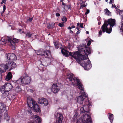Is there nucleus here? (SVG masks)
<instances>
[{
  "instance_id": "obj_24",
  "label": "nucleus",
  "mask_w": 123,
  "mask_h": 123,
  "mask_svg": "<svg viewBox=\"0 0 123 123\" xmlns=\"http://www.w3.org/2000/svg\"><path fill=\"white\" fill-rule=\"evenodd\" d=\"M74 93L72 91L71 92L70 94L68 95V99L70 100L73 98L74 95Z\"/></svg>"
},
{
  "instance_id": "obj_48",
  "label": "nucleus",
  "mask_w": 123,
  "mask_h": 123,
  "mask_svg": "<svg viewBox=\"0 0 123 123\" xmlns=\"http://www.w3.org/2000/svg\"><path fill=\"white\" fill-rule=\"evenodd\" d=\"M113 1L114 0H110V1L109 2V3L110 4H112L113 3Z\"/></svg>"
},
{
  "instance_id": "obj_8",
  "label": "nucleus",
  "mask_w": 123,
  "mask_h": 123,
  "mask_svg": "<svg viewBox=\"0 0 123 123\" xmlns=\"http://www.w3.org/2000/svg\"><path fill=\"white\" fill-rule=\"evenodd\" d=\"M31 101L32 105V108L35 112H41L39 107L37 104L36 102L32 99H31Z\"/></svg>"
},
{
  "instance_id": "obj_60",
  "label": "nucleus",
  "mask_w": 123,
  "mask_h": 123,
  "mask_svg": "<svg viewBox=\"0 0 123 123\" xmlns=\"http://www.w3.org/2000/svg\"><path fill=\"white\" fill-rule=\"evenodd\" d=\"M98 24L99 25H100L101 24V22H98Z\"/></svg>"
},
{
  "instance_id": "obj_4",
  "label": "nucleus",
  "mask_w": 123,
  "mask_h": 123,
  "mask_svg": "<svg viewBox=\"0 0 123 123\" xmlns=\"http://www.w3.org/2000/svg\"><path fill=\"white\" fill-rule=\"evenodd\" d=\"M82 117H81V119L79 118L78 114L76 113L74 116V119L75 120L77 119L75 123H82L83 122L86 123H92L91 121V118L89 116L88 114H87L85 115L84 114Z\"/></svg>"
},
{
  "instance_id": "obj_57",
  "label": "nucleus",
  "mask_w": 123,
  "mask_h": 123,
  "mask_svg": "<svg viewBox=\"0 0 123 123\" xmlns=\"http://www.w3.org/2000/svg\"><path fill=\"white\" fill-rule=\"evenodd\" d=\"M6 8H3V12H4V11H5L6 10Z\"/></svg>"
},
{
  "instance_id": "obj_61",
  "label": "nucleus",
  "mask_w": 123,
  "mask_h": 123,
  "mask_svg": "<svg viewBox=\"0 0 123 123\" xmlns=\"http://www.w3.org/2000/svg\"><path fill=\"white\" fill-rule=\"evenodd\" d=\"M2 0V1H4V2H5V3L6 2V0Z\"/></svg>"
},
{
  "instance_id": "obj_1",
  "label": "nucleus",
  "mask_w": 123,
  "mask_h": 123,
  "mask_svg": "<svg viewBox=\"0 0 123 123\" xmlns=\"http://www.w3.org/2000/svg\"><path fill=\"white\" fill-rule=\"evenodd\" d=\"M77 48L79 51L81 52V53L85 54L82 55L78 51L74 53L69 52L64 49H61V52L65 56L67 57L70 55L76 59L77 62L80 64L85 70H89L92 66L91 62L88 59L87 54H91V48H86L84 45H79Z\"/></svg>"
},
{
  "instance_id": "obj_39",
  "label": "nucleus",
  "mask_w": 123,
  "mask_h": 123,
  "mask_svg": "<svg viewBox=\"0 0 123 123\" xmlns=\"http://www.w3.org/2000/svg\"><path fill=\"white\" fill-rule=\"evenodd\" d=\"M60 4L61 5L65 7H66L65 5H66V4H65V3L63 2H61L60 3Z\"/></svg>"
},
{
  "instance_id": "obj_59",
  "label": "nucleus",
  "mask_w": 123,
  "mask_h": 123,
  "mask_svg": "<svg viewBox=\"0 0 123 123\" xmlns=\"http://www.w3.org/2000/svg\"><path fill=\"white\" fill-rule=\"evenodd\" d=\"M80 23H78L77 24V25L78 26H79V25H80Z\"/></svg>"
},
{
  "instance_id": "obj_47",
  "label": "nucleus",
  "mask_w": 123,
  "mask_h": 123,
  "mask_svg": "<svg viewBox=\"0 0 123 123\" xmlns=\"http://www.w3.org/2000/svg\"><path fill=\"white\" fill-rule=\"evenodd\" d=\"M112 8H117L116 5L115 4H112Z\"/></svg>"
},
{
  "instance_id": "obj_64",
  "label": "nucleus",
  "mask_w": 123,
  "mask_h": 123,
  "mask_svg": "<svg viewBox=\"0 0 123 123\" xmlns=\"http://www.w3.org/2000/svg\"><path fill=\"white\" fill-rule=\"evenodd\" d=\"M86 33L87 34H88L89 33V32L88 31H86Z\"/></svg>"
},
{
  "instance_id": "obj_20",
  "label": "nucleus",
  "mask_w": 123,
  "mask_h": 123,
  "mask_svg": "<svg viewBox=\"0 0 123 123\" xmlns=\"http://www.w3.org/2000/svg\"><path fill=\"white\" fill-rule=\"evenodd\" d=\"M6 108V105L5 104L0 103V114H1L4 111Z\"/></svg>"
},
{
  "instance_id": "obj_44",
  "label": "nucleus",
  "mask_w": 123,
  "mask_h": 123,
  "mask_svg": "<svg viewBox=\"0 0 123 123\" xmlns=\"http://www.w3.org/2000/svg\"><path fill=\"white\" fill-rule=\"evenodd\" d=\"M87 6V5H85V4L82 5H81V6L80 7V8H81V7H82V8L83 7H86V6Z\"/></svg>"
},
{
  "instance_id": "obj_33",
  "label": "nucleus",
  "mask_w": 123,
  "mask_h": 123,
  "mask_svg": "<svg viewBox=\"0 0 123 123\" xmlns=\"http://www.w3.org/2000/svg\"><path fill=\"white\" fill-rule=\"evenodd\" d=\"M15 91L16 92L18 93L21 91V89L19 86H17L15 89Z\"/></svg>"
},
{
  "instance_id": "obj_30",
  "label": "nucleus",
  "mask_w": 123,
  "mask_h": 123,
  "mask_svg": "<svg viewBox=\"0 0 123 123\" xmlns=\"http://www.w3.org/2000/svg\"><path fill=\"white\" fill-rule=\"evenodd\" d=\"M26 84L29 83L30 82L31 78L30 77H29L27 75L26 78Z\"/></svg>"
},
{
  "instance_id": "obj_29",
  "label": "nucleus",
  "mask_w": 123,
  "mask_h": 123,
  "mask_svg": "<svg viewBox=\"0 0 123 123\" xmlns=\"http://www.w3.org/2000/svg\"><path fill=\"white\" fill-rule=\"evenodd\" d=\"M55 23L53 22L52 23L51 25L50 23H49L48 24L47 28L49 29L53 28L54 27V25Z\"/></svg>"
},
{
  "instance_id": "obj_11",
  "label": "nucleus",
  "mask_w": 123,
  "mask_h": 123,
  "mask_svg": "<svg viewBox=\"0 0 123 123\" xmlns=\"http://www.w3.org/2000/svg\"><path fill=\"white\" fill-rule=\"evenodd\" d=\"M117 11V14L119 13V14L122 16L121 19V26L120 30L121 31H123V10H120L118 8H116Z\"/></svg>"
},
{
  "instance_id": "obj_23",
  "label": "nucleus",
  "mask_w": 123,
  "mask_h": 123,
  "mask_svg": "<svg viewBox=\"0 0 123 123\" xmlns=\"http://www.w3.org/2000/svg\"><path fill=\"white\" fill-rule=\"evenodd\" d=\"M13 82L14 83H16L18 84H23V82L24 83V82L22 81V79H21V77L19 78L18 80L16 81H13Z\"/></svg>"
},
{
  "instance_id": "obj_37",
  "label": "nucleus",
  "mask_w": 123,
  "mask_h": 123,
  "mask_svg": "<svg viewBox=\"0 0 123 123\" xmlns=\"http://www.w3.org/2000/svg\"><path fill=\"white\" fill-rule=\"evenodd\" d=\"M11 122L10 123H14L15 122V120L14 118H11Z\"/></svg>"
},
{
  "instance_id": "obj_46",
  "label": "nucleus",
  "mask_w": 123,
  "mask_h": 123,
  "mask_svg": "<svg viewBox=\"0 0 123 123\" xmlns=\"http://www.w3.org/2000/svg\"><path fill=\"white\" fill-rule=\"evenodd\" d=\"M18 31L21 33H23V32L22 31V29H20Z\"/></svg>"
},
{
  "instance_id": "obj_41",
  "label": "nucleus",
  "mask_w": 123,
  "mask_h": 123,
  "mask_svg": "<svg viewBox=\"0 0 123 123\" xmlns=\"http://www.w3.org/2000/svg\"><path fill=\"white\" fill-rule=\"evenodd\" d=\"M90 12V10L89 9H86V11L85 13V14L87 15V14L89 13Z\"/></svg>"
},
{
  "instance_id": "obj_36",
  "label": "nucleus",
  "mask_w": 123,
  "mask_h": 123,
  "mask_svg": "<svg viewBox=\"0 0 123 123\" xmlns=\"http://www.w3.org/2000/svg\"><path fill=\"white\" fill-rule=\"evenodd\" d=\"M64 22H62L60 23L59 24V26L60 27H62L64 26Z\"/></svg>"
},
{
  "instance_id": "obj_9",
  "label": "nucleus",
  "mask_w": 123,
  "mask_h": 123,
  "mask_svg": "<svg viewBox=\"0 0 123 123\" xmlns=\"http://www.w3.org/2000/svg\"><path fill=\"white\" fill-rule=\"evenodd\" d=\"M41 119L39 117L36 115L31 117V123H41Z\"/></svg>"
},
{
  "instance_id": "obj_25",
  "label": "nucleus",
  "mask_w": 123,
  "mask_h": 123,
  "mask_svg": "<svg viewBox=\"0 0 123 123\" xmlns=\"http://www.w3.org/2000/svg\"><path fill=\"white\" fill-rule=\"evenodd\" d=\"M9 118L10 117L8 116L7 112L6 111L4 113V119L7 121H8L9 120Z\"/></svg>"
},
{
  "instance_id": "obj_17",
  "label": "nucleus",
  "mask_w": 123,
  "mask_h": 123,
  "mask_svg": "<svg viewBox=\"0 0 123 123\" xmlns=\"http://www.w3.org/2000/svg\"><path fill=\"white\" fill-rule=\"evenodd\" d=\"M7 66L8 69L10 70L16 67V64L13 62H9L7 63Z\"/></svg>"
},
{
  "instance_id": "obj_32",
  "label": "nucleus",
  "mask_w": 123,
  "mask_h": 123,
  "mask_svg": "<svg viewBox=\"0 0 123 123\" xmlns=\"http://www.w3.org/2000/svg\"><path fill=\"white\" fill-rule=\"evenodd\" d=\"M26 76H25V77L22 76L21 77V79H22V81L24 82V83L23 82V84H26Z\"/></svg>"
},
{
  "instance_id": "obj_18",
  "label": "nucleus",
  "mask_w": 123,
  "mask_h": 123,
  "mask_svg": "<svg viewBox=\"0 0 123 123\" xmlns=\"http://www.w3.org/2000/svg\"><path fill=\"white\" fill-rule=\"evenodd\" d=\"M84 98L81 95L76 98V100L78 104H83Z\"/></svg>"
},
{
  "instance_id": "obj_19",
  "label": "nucleus",
  "mask_w": 123,
  "mask_h": 123,
  "mask_svg": "<svg viewBox=\"0 0 123 123\" xmlns=\"http://www.w3.org/2000/svg\"><path fill=\"white\" fill-rule=\"evenodd\" d=\"M6 90L7 92H8L10 91L12 87V86L11 83H5L4 85Z\"/></svg>"
},
{
  "instance_id": "obj_34",
  "label": "nucleus",
  "mask_w": 123,
  "mask_h": 123,
  "mask_svg": "<svg viewBox=\"0 0 123 123\" xmlns=\"http://www.w3.org/2000/svg\"><path fill=\"white\" fill-rule=\"evenodd\" d=\"M3 96L4 97L6 98L7 97L9 94L8 92H5L4 93H2Z\"/></svg>"
},
{
  "instance_id": "obj_58",
  "label": "nucleus",
  "mask_w": 123,
  "mask_h": 123,
  "mask_svg": "<svg viewBox=\"0 0 123 123\" xmlns=\"http://www.w3.org/2000/svg\"><path fill=\"white\" fill-rule=\"evenodd\" d=\"M3 3H5V2H4V1H2L1 2V4H3Z\"/></svg>"
},
{
  "instance_id": "obj_42",
  "label": "nucleus",
  "mask_w": 123,
  "mask_h": 123,
  "mask_svg": "<svg viewBox=\"0 0 123 123\" xmlns=\"http://www.w3.org/2000/svg\"><path fill=\"white\" fill-rule=\"evenodd\" d=\"M91 41L90 40H89L87 44V45L88 46H89L91 44Z\"/></svg>"
},
{
  "instance_id": "obj_63",
  "label": "nucleus",
  "mask_w": 123,
  "mask_h": 123,
  "mask_svg": "<svg viewBox=\"0 0 123 123\" xmlns=\"http://www.w3.org/2000/svg\"><path fill=\"white\" fill-rule=\"evenodd\" d=\"M117 6L118 8H119L120 7V6L119 5H117Z\"/></svg>"
},
{
  "instance_id": "obj_40",
  "label": "nucleus",
  "mask_w": 123,
  "mask_h": 123,
  "mask_svg": "<svg viewBox=\"0 0 123 123\" xmlns=\"http://www.w3.org/2000/svg\"><path fill=\"white\" fill-rule=\"evenodd\" d=\"M4 42L3 40L1 41L0 40V45H1L3 44L4 43Z\"/></svg>"
},
{
  "instance_id": "obj_21",
  "label": "nucleus",
  "mask_w": 123,
  "mask_h": 123,
  "mask_svg": "<svg viewBox=\"0 0 123 123\" xmlns=\"http://www.w3.org/2000/svg\"><path fill=\"white\" fill-rule=\"evenodd\" d=\"M108 117L110 120L111 123H112L113 120L114 118V116L113 114L109 113L108 114Z\"/></svg>"
},
{
  "instance_id": "obj_50",
  "label": "nucleus",
  "mask_w": 123,
  "mask_h": 123,
  "mask_svg": "<svg viewBox=\"0 0 123 123\" xmlns=\"http://www.w3.org/2000/svg\"><path fill=\"white\" fill-rule=\"evenodd\" d=\"M56 16L57 17H59L60 16V14L58 13H56Z\"/></svg>"
},
{
  "instance_id": "obj_55",
  "label": "nucleus",
  "mask_w": 123,
  "mask_h": 123,
  "mask_svg": "<svg viewBox=\"0 0 123 123\" xmlns=\"http://www.w3.org/2000/svg\"><path fill=\"white\" fill-rule=\"evenodd\" d=\"M68 29L70 30V29H71V28L69 26L68 27Z\"/></svg>"
},
{
  "instance_id": "obj_10",
  "label": "nucleus",
  "mask_w": 123,
  "mask_h": 123,
  "mask_svg": "<svg viewBox=\"0 0 123 123\" xmlns=\"http://www.w3.org/2000/svg\"><path fill=\"white\" fill-rule=\"evenodd\" d=\"M55 116L56 118V123H62L63 117L62 115L60 113H55Z\"/></svg>"
},
{
  "instance_id": "obj_28",
  "label": "nucleus",
  "mask_w": 123,
  "mask_h": 123,
  "mask_svg": "<svg viewBox=\"0 0 123 123\" xmlns=\"http://www.w3.org/2000/svg\"><path fill=\"white\" fill-rule=\"evenodd\" d=\"M54 43L55 46L57 48H61L62 45L60 43H59L58 42H54Z\"/></svg>"
},
{
  "instance_id": "obj_16",
  "label": "nucleus",
  "mask_w": 123,
  "mask_h": 123,
  "mask_svg": "<svg viewBox=\"0 0 123 123\" xmlns=\"http://www.w3.org/2000/svg\"><path fill=\"white\" fill-rule=\"evenodd\" d=\"M7 66V63L6 64H2L0 65V73L5 72L6 69H8Z\"/></svg>"
},
{
  "instance_id": "obj_45",
  "label": "nucleus",
  "mask_w": 123,
  "mask_h": 123,
  "mask_svg": "<svg viewBox=\"0 0 123 123\" xmlns=\"http://www.w3.org/2000/svg\"><path fill=\"white\" fill-rule=\"evenodd\" d=\"M66 6L67 8H71V6L70 5H65Z\"/></svg>"
},
{
  "instance_id": "obj_22",
  "label": "nucleus",
  "mask_w": 123,
  "mask_h": 123,
  "mask_svg": "<svg viewBox=\"0 0 123 123\" xmlns=\"http://www.w3.org/2000/svg\"><path fill=\"white\" fill-rule=\"evenodd\" d=\"M12 75L11 72H8L6 77V80H10L12 78Z\"/></svg>"
},
{
  "instance_id": "obj_51",
  "label": "nucleus",
  "mask_w": 123,
  "mask_h": 123,
  "mask_svg": "<svg viewBox=\"0 0 123 123\" xmlns=\"http://www.w3.org/2000/svg\"><path fill=\"white\" fill-rule=\"evenodd\" d=\"M80 30H78L77 31V32H76L77 34H79V33H80Z\"/></svg>"
},
{
  "instance_id": "obj_31",
  "label": "nucleus",
  "mask_w": 123,
  "mask_h": 123,
  "mask_svg": "<svg viewBox=\"0 0 123 123\" xmlns=\"http://www.w3.org/2000/svg\"><path fill=\"white\" fill-rule=\"evenodd\" d=\"M105 14L108 15H111V12L107 8H106L105 10Z\"/></svg>"
},
{
  "instance_id": "obj_14",
  "label": "nucleus",
  "mask_w": 123,
  "mask_h": 123,
  "mask_svg": "<svg viewBox=\"0 0 123 123\" xmlns=\"http://www.w3.org/2000/svg\"><path fill=\"white\" fill-rule=\"evenodd\" d=\"M6 58L9 60H17L16 55L13 53H8L6 54Z\"/></svg>"
},
{
  "instance_id": "obj_62",
  "label": "nucleus",
  "mask_w": 123,
  "mask_h": 123,
  "mask_svg": "<svg viewBox=\"0 0 123 123\" xmlns=\"http://www.w3.org/2000/svg\"><path fill=\"white\" fill-rule=\"evenodd\" d=\"M64 0H60V3H61L62 2H63V1Z\"/></svg>"
},
{
  "instance_id": "obj_56",
  "label": "nucleus",
  "mask_w": 123,
  "mask_h": 123,
  "mask_svg": "<svg viewBox=\"0 0 123 123\" xmlns=\"http://www.w3.org/2000/svg\"><path fill=\"white\" fill-rule=\"evenodd\" d=\"M75 27V26L74 25H73L71 26V28H74Z\"/></svg>"
},
{
  "instance_id": "obj_26",
  "label": "nucleus",
  "mask_w": 123,
  "mask_h": 123,
  "mask_svg": "<svg viewBox=\"0 0 123 123\" xmlns=\"http://www.w3.org/2000/svg\"><path fill=\"white\" fill-rule=\"evenodd\" d=\"M6 90L4 85L0 87V90L2 93H4L5 92H6Z\"/></svg>"
},
{
  "instance_id": "obj_38",
  "label": "nucleus",
  "mask_w": 123,
  "mask_h": 123,
  "mask_svg": "<svg viewBox=\"0 0 123 123\" xmlns=\"http://www.w3.org/2000/svg\"><path fill=\"white\" fill-rule=\"evenodd\" d=\"M26 36H27L28 37H30L31 36V34H30V32H27L26 34Z\"/></svg>"
},
{
  "instance_id": "obj_7",
  "label": "nucleus",
  "mask_w": 123,
  "mask_h": 123,
  "mask_svg": "<svg viewBox=\"0 0 123 123\" xmlns=\"http://www.w3.org/2000/svg\"><path fill=\"white\" fill-rule=\"evenodd\" d=\"M50 51L49 50H45L43 52V55L45 56V57L43 59L44 60H43L42 59H40V61L41 64L42 65L44 66H46L48 65L47 64L45 61V60L47 59L46 57H48L50 55Z\"/></svg>"
},
{
  "instance_id": "obj_15",
  "label": "nucleus",
  "mask_w": 123,
  "mask_h": 123,
  "mask_svg": "<svg viewBox=\"0 0 123 123\" xmlns=\"http://www.w3.org/2000/svg\"><path fill=\"white\" fill-rule=\"evenodd\" d=\"M27 105L28 109L26 111L27 113L30 114L31 113V98L30 97L27 98Z\"/></svg>"
},
{
  "instance_id": "obj_5",
  "label": "nucleus",
  "mask_w": 123,
  "mask_h": 123,
  "mask_svg": "<svg viewBox=\"0 0 123 123\" xmlns=\"http://www.w3.org/2000/svg\"><path fill=\"white\" fill-rule=\"evenodd\" d=\"M87 104V105H84L83 107L80 108V110L81 116H83L84 114L85 115L86 114H88L89 116L90 117L89 113L87 111H89L90 108L91 107V104L89 102H88Z\"/></svg>"
},
{
  "instance_id": "obj_52",
  "label": "nucleus",
  "mask_w": 123,
  "mask_h": 123,
  "mask_svg": "<svg viewBox=\"0 0 123 123\" xmlns=\"http://www.w3.org/2000/svg\"><path fill=\"white\" fill-rule=\"evenodd\" d=\"M2 73H0V81L1 80V74Z\"/></svg>"
},
{
  "instance_id": "obj_3",
  "label": "nucleus",
  "mask_w": 123,
  "mask_h": 123,
  "mask_svg": "<svg viewBox=\"0 0 123 123\" xmlns=\"http://www.w3.org/2000/svg\"><path fill=\"white\" fill-rule=\"evenodd\" d=\"M115 19L110 18L108 21H105L102 27V31L104 32H106L107 33H110L112 30V28L116 25Z\"/></svg>"
},
{
  "instance_id": "obj_2",
  "label": "nucleus",
  "mask_w": 123,
  "mask_h": 123,
  "mask_svg": "<svg viewBox=\"0 0 123 123\" xmlns=\"http://www.w3.org/2000/svg\"><path fill=\"white\" fill-rule=\"evenodd\" d=\"M68 80L70 83L73 86H78L79 88L81 91V93L84 96L87 97V94L84 91V87L81 81L78 78H74V75L72 74H69L67 75V80Z\"/></svg>"
},
{
  "instance_id": "obj_13",
  "label": "nucleus",
  "mask_w": 123,
  "mask_h": 123,
  "mask_svg": "<svg viewBox=\"0 0 123 123\" xmlns=\"http://www.w3.org/2000/svg\"><path fill=\"white\" fill-rule=\"evenodd\" d=\"M62 86L57 84L53 85L52 86V91L54 93H56L58 92Z\"/></svg>"
},
{
  "instance_id": "obj_12",
  "label": "nucleus",
  "mask_w": 123,
  "mask_h": 123,
  "mask_svg": "<svg viewBox=\"0 0 123 123\" xmlns=\"http://www.w3.org/2000/svg\"><path fill=\"white\" fill-rule=\"evenodd\" d=\"M38 103L40 104L46 106L48 104V101L46 98H40L38 99Z\"/></svg>"
},
{
  "instance_id": "obj_53",
  "label": "nucleus",
  "mask_w": 123,
  "mask_h": 123,
  "mask_svg": "<svg viewBox=\"0 0 123 123\" xmlns=\"http://www.w3.org/2000/svg\"><path fill=\"white\" fill-rule=\"evenodd\" d=\"M31 21V18H29V19H28V20H27V21H29L30 22Z\"/></svg>"
},
{
  "instance_id": "obj_49",
  "label": "nucleus",
  "mask_w": 123,
  "mask_h": 123,
  "mask_svg": "<svg viewBox=\"0 0 123 123\" xmlns=\"http://www.w3.org/2000/svg\"><path fill=\"white\" fill-rule=\"evenodd\" d=\"M80 27L81 28H83V23H80Z\"/></svg>"
},
{
  "instance_id": "obj_43",
  "label": "nucleus",
  "mask_w": 123,
  "mask_h": 123,
  "mask_svg": "<svg viewBox=\"0 0 123 123\" xmlns=\"http://www.w3.org/2000/svg\"><path fill=\"white\" fill-rule=\"evenodd\" d=\"M102 31L101 30H100L99 32L98 36H100L102 35Z\"/></svg>"
},
{
  "instance_id": "obj_27",
  "label": "nucleus",
  "mask_w": 123,
  "mask_h": 123,
  "mask_svg": "<svg viewBox=\"0 0 123 123\" xmlns=\"http://www.w3.org/2000/svg\"><path fill=\"white\" fill-rule=\"evenodd\" d=\"M43 50L42 49L37 50L36 51V53L37 55H43Z\"/></svg>"
},
{
  "instance_id": "obj_54",
  "label": "nucleus",
  "mask_w": 123,
  "mask_h": 123,
  "mask_svg": "<svg viewBox=\"0 0 123 123\" xmlns=\"http://www.w3.org/2000/svg\"><path fill=\"white\" fill-rule=\"evenodd\" d=\"M69 32L71 33H73V32L71 30H70Z\"/></svg>"
},
{
  "instance_id": "obj_35",
  "label": "nucleus",
  "mask_w": 123,
  "mask_h": 123,
  "mask_svg": "<svg viewBox=\"0 0 123 123\" xmlns=\"http://www.w3.org/2000/svg\"><path fill=\"white\" fill-rule=\"evenodd\" d=\"M62 20L63 22H64V23L66 22L67 21V18L65 17H62Z\"/></svg>"
},
{
  "instance_id": "obj_6",
  "label": "nucleus",
  "mask_w": 123,
  "mask_h": 123,
  "mask_svg": "<svg viewBox=\"0 0 123 123\" xmlns=\"http://www.w3.org/2000/svg\"><path fill=\"white\" fill-rule=\"evenodd\" d=\"M7 37L9 45L12 48V49H15L16 48L15 44L18 42L19 40L16 38L11 37L10 36H8Z\"/></svg>"
}]
</instances>
